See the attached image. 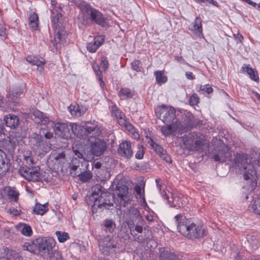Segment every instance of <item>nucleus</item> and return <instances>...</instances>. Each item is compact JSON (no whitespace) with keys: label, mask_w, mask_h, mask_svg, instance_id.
Returning a JSON list of instances; mask_svg holds the SVG:
<instances>
[{"label":"nucleus","mask_w":260,"mask_h":260,"mask_svg":"<svg viewBox=\"0 0 260 260\" xmlns=\"http://www.w3.org/2000/svg\"><path fill=\"white\" fill-rule=\"evenodd\" d=\"M256 159L248 158L246 155H237L234 159L235 166L243 174L244 179L252 182L260 181V153H255Z\"/></svg>","instance_id":"1"},{"label":"nucleus","mask_w":260,"mask_h":260,"mask_svg":"<svg viewBox=\"0 0 260 260\" xmlns=\"http://www.w3.org/2000/svg\"><path fill=\"white\" fill-rule=\"evenodd\" d=\"M174 218L178 231L184 237L193 239L204 236V232L201 223L194 222L181 214L176 215Z\"/></svg>","instance_id":"2"},{"label":"nucleus","mask_w":260,"mask_h":260,"mask_svg":"<svg viewBox=\"0 0 260 260\" xmlns=\"http://www.w3.org/2000/svg\"><path fill=\"white\" fill-rule=\"evenodd\" d=\"M105 190L99 184L96 185L93 188L92 195L90 197V201L93 202L91 210L93 213L100 212L104 208L109 209L113 205L109 199H113V197L109 192L105 191Z\"/></svg>","instance_id":"3"},{"label":"nucleus","mask_w":260,"mask_h":260,"mask_svg":"<svg viewBox=\"0 0 260 260\" xmlns=\"http://www.w3.org/2000/svg\"><path fill=\"white\" fill-rule=\"evenodd\" d=\"M181 140L180 147L189 151H198L202 148L204 144V137L200 133H190L179 138Z\"/></svg>","instance_id":"4"},{"label":"nucleus","mask_w":260,"mask_h":260,"mask_svg":"<svg viewBox=\"0 0 260 260\" xmlns=\"http://www.w3.org/2000/svg\"><path fill=\"white\" fill-rule=\"evenodd\" d=\"M80 8L82 14H87L91 22L102 27H105L107 25L106 19L102 13L92 8L90 5L84 4L81 5Z\"/></svg>","instance_id":"5"},{"label":"nucleus","mask_w":260,"mask_h":260,"mask_svg":"<svg viewBox=\"0 0 260 260\" xmlns=\"http://www.w3.org/2000/svg\"><path fill=\"white\" fill-rule=\"evenodd\" d=\"M155 112L156 116L164 123H173L176 119V111L171 106L166 105L158 106L156 108Z\"/></svg>","instance_id":"6"},{"label":"nucleus","mask_w":260,"mask_h":260,"mask_svg":"<svg viewBox=\"0 0 260 260\" xmlns=\"http://www.w3.org/2000/svg\"><path fill=\"white\" fill-rule=\"evenodd\" d=\"M115 193L117 196V202L119 206L126 207L132 201L133 196L128 191V187L125 185H118L115 190Z\"/></svg>","instance_id":"7"},{"label":"nucleus","mask_w":260,"mask_h":260,"mask_svg":"<svg viewBox=\"0 0 260 260\" xmlns=\"http://www.w3.org/2000/svg\"><path fill=\"white\" fill-rule=\"evenodd\" d=\"M40 168L39 167H21L19 170V174L28 181H39L40 180Z\"/></svg>","instance_id":"8"},{"label":"nucleus","mask_w":260,"mask_h":260,"mask_svg":"<svg viewBox=\"0 0 260 260\" xmlns=\"http://www.w3.org/2000/svg\"><path fill=\"white\" fill-rule=\"evenodd\" d=\"M37 249L41 255L48 254L55 245L54 241L51 238L39 237L36 240Z\"/></svg>","instance_id":"9"},{"label":"nucleus","mask_w":260,"mask_h":260,"mask_svg":"<svg viewBox=\"0 0 260 260\" xmlns=\"http://www.w3.org/2000/svg\"><path fill=\"white\" fill-rule=\"evenodd\" d=\"M107 148L106 142L101 139H95L94 141L90 143V151L89 154V159H92L93 156H100Z\"/></svg>","instance_id":"10"},{"label":"nucleus","mask_w":260,"mask_h":260,"mask_svg":"<svg viewBox=\"0 0 260 260\" xmlns=\"http://www.w3.org/2000/svg\"><path fill=\"white\" fill-rule=\"evenodd\" d=\"M124 217L125 222L130 228L135 225V224L143 222L142 217L140 215V211L136 208H131L127 213L124 214Z\"/></svg>","instance_id":"11"},{"label":"nucleus","mask_w":260,"mask_h":260,"mask_svg":"<svg viewBox=\"0 0 260 260\" xmlns=\"http://www.w3.org/2000/svg\"><path fill=\"white\" fill-rule=\"evenodd\" d=\"M100 249L103 253L108 254L110 249L116 247V244L110 235L100 237L98 239Z\"/></svg>","instance_id":"12"},{"label":"nucleus","mask_w":260,"mask_h":260,"mask_svg":"<svg viewBox=\"0 0 260 260\" xmlns=\"http://www.w3.org/2000/svg\"><path fill=\"white\" fill-rule=\"evenodd\" d=\"M85 133H84V139L86 138H94L99 137L102 134L101 127L97 124L96 123H92L91 122H87L85 124Z\"/></svg>","instance_id":"13"},{"label":"nucleus","mask_w":260,"mask_h":260,"mask_svg":"<svg viewBox=\"0 0 260 260\" xmlns=\"http://www.w3.org/2000/svg\"><path fill=\"white\" fill-rule=\"evenodd\" d=\"M148 143L151 146V148L154 150L155 153L163 160L168 163H171L172 159L170 156L167 153L166 150H165L160 145L155 143L153 139L150 138L148 141Z\"/></svg>","instance_id":"14"},{"label":"nucleus","mask_w":260,"mask_h":260,"mask_svg":"<svg viewBox=\"0 0 260 260\" xmlns=\"http://www.w3.org/2000/svg\"><path fill=\"white\" fill-rule=\"evenodd\" d=\"M118 153L122 157L125 159H129L133 156V150L132 144L127 141L121 142L118 149Z\"/></svg>","instance_id":"15"},{"label":"nucleus","mask_w":260,"mask_h":260,"mask_svg":"<svg viewBox=\"0 0 260 260\" xmlns=\"http://www.w3.org/2000/svg\"><path fill=\"white\" fill-rule=\"evenodd\" d=\"M181 125V122L179 121L176 120L174 122L162 126L160 131L164 136H170L179 130Z\"/></svg>","instance_id":"16"},{"label":"nucleus","mask_w":260,"mask_h":260,"mask_svg":"<svg viewBox=\"0 0 260 260\" xmlns=\"http://www.w3.org/2000/svg\"><path fill=\"white\" fill-rule=\"evenodd\" d=\"M49 125L53 127L56 134L61 136L62 138L68 137L66 136V134L69 133L70 129L67 123L60 122L55 123L53 121H50Z\"/></svg>","instance_id":"17"},{"label":"nucleus","mask_w":260,"mask_h":260,"mask_svg":"<svg viewBox=\"0 0 260 260\" xmlns=\"http://www.w3.org/2000/svg\"><path fill=\"white\" fill-rule=\"evenodd\" d=\"M4 120L5 122L6 125L11 129L17 128L19 124V119L18 117L14 114H9L6 115Z\"/></svg>","instance_id":"18"},{"label":"nucleus","mask_w":260,"mask_h":260,"mask_svg":"<svg viewBox=\"0 0 260 260\" xmlns=\"http://www.w3.org/2000/svg\"><path fill=\"white\" fill-rule=\"evenodd\" d=\"M104 38L102 36L95 37L93 41L88 42L86 44L87 50L91 53L95 52L99 47L103 43Z\"/></svg>","instance_id":"19"},{"label":"nucleus","mask_w":260,"mask_h":260,"mask_svg":"<svg viewBox=\"0 0 260 260\" xmlns=\"http://www.w3.org/2000/svg\"><path fill=\"white\" fill-rule=\"evenodd\" d=\"M2 153L5 154L0 150V179L4 176L8 172L10 167V164L8 160L3 158Z\"/></svg>","instance_id":"20"},{"label":"nucleus","mask_w":260,"mask_h":260,"mask_svg":"<svg viewBox=\"0 0 260 260\" xmlns=\"http://www.w3.org/2000/svg\"><path fill=\"white\" fill-rule=\"evenodd\" d=\"M26 61L33 66H36L40 68V72L44 70V66L45 63V60L43 58L39 59L37 56L34 55L27 56L26 58Z\"/></svg>","instance_id":"21"},{"label":"nucleus","mask_w":260,"mask_h":260,"mask_svg":"<svg viewBox=\"0 0 260 260\" xmlns=\"http://www.w3.org/2000/svg\"><path fill=\"white\" fill-rule=\"evenodd\" d=\"M172 199V202L168 201V204L171 207L181 208L184 206L186 203L185 199L181 194L173 195Z\"/></svg>","instance_id":"22"},{"label":"nucleus","mask_w":260,"mask_h":260,"mask_svg":"<svg viewBox=\"0 0 260 260\" xmlns=\"http://www.w3.org/2000/svg\"><path fill=\"white\" fill-rule=\"evenodd\" d=\"M32 114L37 123L44 125L50 124V121H49V118L47 117L46 114L38 110H35L32 112Z\"/></svg>","instance_id":"23"},{"label":"nucleus","mask_w":260,"mask_h":260,"mask_svg":"<svg viewBox=\"0 0 260 260\" xmlns=\"http://www.w3.org/2000/svg\"><path fill=\"white\" fill-rule=\"evenodd\" d=\"M159 260H180L178 256L174 252H172L163 248L160 249Z\"/></svg>","instance_id":"24"},{"label":"nucleus","mask_w":260,"mask_h":260,"mask_svg":"<svg viewBox=\"0 0 260 260\" xmlns=\"http://www.w3.org/2000/svg\"><path fill=\"white\" fill-rule=\"evenodd\" d=\"M70 127L73 133L80 139H84L85 129L83 126L76 123L70 124Z\"/></svg>","instance_id":"25"},{"label":"nucleus","mask_w":260,"mask_h":260,"mask_svg":"<svg viewBox=\"0 0 260 260\" xmlns=\"http://www.w3.org/2000/svg\"><path fill=\"white\" fill-rule=\"evenodd\" d=\"M65 159L66 154L64 152H61L58 154H51L49 158V160L52 161L54 165H62L64 163Z\"/></svg>","instance_id":"26"},{"label":"nucleus","mask_w":260,"mask_h":260,"mask_svg":"<svg viewBox=\"0 0 260 260\" xmlns=\"http://www.w3.org/2000/svg\"><path fill=\"white\" fill-rule=\"evenodd\" d=\"M111 113L116 118L119 125L124 124L125 115L116 106H112Z\"/></svg>","instance_id":"27"},{"label":"nucleus","mask_w":260,"mask_h":260,"mask_svg":"<svg viewBox=\"0 0 260 260\" xmlns=\"http://www.w3.org/2000/svg\"><path fill=\"white\" fill-rule=\"evenodd\" d=\"M248 207L254 213L260 215V194L253 199Z\"/></svg>","instance_id":"28"},{"label":"nucleus","mask_w":260,"mask_h":260,"mask_svg":"<svg viewBox=\"0 0 260 260\" xmlns=\"http://www.w3.org/2000/svg\"><path fill=\"white\" fill-rule=\"evenodd\" d=\"M16 227L20 231L23 235L27 237H30L32 235V231L31 228L28 224L24 223H20L17 225Z\"/></svg>","instance_id":"29"},{"label":"nucleus","mask_w":260,"mask_h":260,"mask_svg":"<svg viewBox=\"0 0 260 260\" xmlns=\"http://www.w3.org/2000/svg\"><path fill=\"white\" fill-rule=\"evenodd\" d=\"M230 154L226 150V148H223L221 150H219L218 153L215 154L213 156L214 160L216 161L223 162L226 160V159L230 157Z\"/></svg>","instance_id":"30"},{"label":"nucleus","mask_w":260,"mask_h":260,"mask_svg":"<svg viewBox=\"0 0 260 260\" xmlns=\"http://www.w3.org/2000/svg\"><path fill=\"white\" fill-rule=\"evenodd\" d=\"M73 176L79 177L81 181L85 182L92 178V174L89 171H82V169H80L79 171L75 172Z\"/></svg>","instance_id":"31"},{"label":"nucleus","mask_w":260,"mask_h":260,"mask_svg":"<svg viewBox=\"0 0 260 260\" xmlns=\"http://www.w3.org/2000/svg\"><path fill=\"white\" fill-rule=\"evenodd\" d=\"M241 70L243 72H246L250 76V79L254 81L258 80V76L256 71L245 64H243L241 68Z\"/></svg>","instance_id":"32"},{"label":"nucleus","mask_w":260,"mask_h":260,"mask_svg":"<svg viewBox=\"0 0 260 260\" xmlns=\"http://www.w3.org/2000/svg\"><path fill=\"white\" fill-rule=\"evenodd\" d=\"M24 88L25 85L23 84L19 86L13 87L11 91L9 93V96L11 98L12 100H15V99L20 97V95L23 92Z\"/></svg>","instance_id":"33"},{"label":"nucleus","mask_w":260,"mask_h":260,"mask_svg":"<svg viewBox=\"0 0 260 260\" xmlns=\"http://www.w3.org/2000/svg\"><path fill=\"white\" fill-rule=\"evenodd\" d=\"M247 240L252 250L256 249L260 246V239L256 236H248Z\"/></svg>","instance_id":"34"},{"label":"nucleus","mask_w":260,"mask_h":260,"mask_svg":"<svg viewBox=\"0 0 260 260\" xmlns=\"http://www.w3.org/2000/svg\"><path fill=\"white\" fill-rule=\"evenodd\" d=\"M47 205L48 203L42 205L36 203L33 209V213L37 215H43L48 211Z\"/></svg>","instance_id":"35"},{"label":"nucleus","mask_w":260,"mask_h":260,"mask_svg":"<svg viewBox=\"0 0 260 260\" xmlns=\"http://www.w3.org/2000/svg\"><path fill=\"white\" fill-rule=\"evenodd\" d=\"M3 191L14 201H17L18 198V192H17L15 188L6 187L4 189Z\"/></svg>","instance_id":"36"},{"label":"nucleus","mask_w":260,"mask_h":260,"mask_svg":"<svg viewBox=\"0 0 260 260\" xmlns=\"http://www.w3.org/2000/svg\"><path fill=\"white\" fill-rule=\"evenodd\" d=\"M38 16L36 13H31L29 17L28 23L29 26L34 30L38 29Z\"/></svg>","instance_id":"37"},{"label":"nucleus","mask_w":260,"mask_h":260,"mask_svg":"<svg viewBox=\"0 0 260 260\" xmlns=\"http://www.w3.org/2000/svg\"><path fill=\"white\" fill-rule=\"evenodd\" d=\"M82 163L80 162V160L78 159L77 157L73 158L72 159V161L70 164V167L71 168V174L73 175L74 173H73V172L76 171H79L80 169H81L80 168V166L81 165Z\"/></svg>","instance_id":"38"},{"label":"nucleus","mask_w":260,"mask_h":260,"mask_svg":"<svg viewBox=\"0 0 260 260\" xmlns=\"http://www.w3.org/2000/svg\"><path fill=\"white\" fill-rule=\"evenodd\" d=\"M52 26L54 28L56 29L55 31H56L57 27L58 26V22L59 19V18L62 16V14L58 12L57 10H52Z\"/></svg>","instance_id":"39"},{"label":"nucleus","mask_w":260,"mask_h":260,"mask_svg":"<svg viewBox=\"0 0 260 260\" xmlns=\"http://www.w3.org/2000/svg\"><path fill=\"white\" fill-rule=\"evenodd\" d=\"M156 82L161 85L165 83L168 80L167 77L164 75L161 71H156L154 72Z\"/></svg>","instance_id":"40"},{"label":"nucleus","mask_w":260,"mask_h":260,"mask_svg":"<svg viewBox=\"0 0 260 260\" xmlns=\"http://www.w3.org/2000/svg\"><path fill=\"white\" fill-rule=\"evenodd\" d=\"M190 29L195 31L196 33L202 34V20L200 17H196L193 22L192 28Z\"/></svg>","instance_id":"41"},{"label":"nucleus","mask_w":260,"mask_h":260,"mask_svg":"<svg viewBox=\"0 0 260 260\" xmlns=\"http://www.w3.org/2000/svg\"><path fill=\"white\" fill-rule=\"evenodd\" d=\"M104 230L106 232L110 233H112L115 228V223L111 219L105 220L104 221Z\"/></svg>","instance_id":"42"},{"label":"nucleus","mask_w":260,"mask_h":260,"mask_svg":"<svg viewBox=\"0 0 260 260\" xmlns=\"http://www.w3.org/2000/svg\"><path fill=\"white\" fill-rule=\"evenodd\" d=\"M119 95L122 99L132 98L134 92L129 88H122L119 92Z\"/></svg>","instance_id":"43"},{"label":"nucleus","mask_w":260,"mask_h":260,"mask_svg":"<svg viewBox=\"0 0 260 260\" xmlns=\"http://www.w3.org/2000/svg\"><path fill=\"white\" fill-rule=\"evenodd\" d=\"M68 109L73 116H80L84 114L83 111H81L78 105L75 106L71 105L68 107Z\"/></svg>","instance_id":"44"},{"label":"nucleus","mask_w":260,"mask_h":260,"mask_svg":"<svg viewBox=\"0 0 260 260\" xmlns=\"http://www.w3.org/2000/svg\"><path fill=\"white\" fill-rule=\"evenodd\" d=\"M92 69L98 78V80L100 82V86L102 87H103V86L105 85V83H104V81H103L102 73L99 67L98 66V64H92Z\"/></svg>","instance_id":"45"},{"label":"nucleus","mask_w":260,"mask_h":260,"mask_svg":"<svg viewBox=\"0 0 260 260\" xmlns=\"http://www.w3.org/2000/svg\"><path fill=\"white\" fill-rule=\"evenodd\" d=\"M23 249L32 253H36L37 249L36 243H25L23 245Z\"/></svg>","instance_id":"46"},{"label":"nucleus","mask_w":260,"mask_h":260,"mask_svg":"<svg viewBox=\"0 0 260 260\" xmlns=\"http://www.w3.org/2000/svg\"><path fill=\"white\" fill-rule=\"evenodd\" d=\"M55 235L60 242H64L69 239L68 233L61 231H56Z\"/></svg>","instance_id":"47"},{"label":"nucleus","mask_w":260,"mask_h":260,"mask_svg":"<svg viewBox=\"0 0 260 260\" xmlns=\"http://www.w3.org/2000/svg\"><path fill=\"white\" fill-rule=\"evenodd\" d=\"M73 150L75 155L77 156L78 158H82L84 160H88L89 159V154H87L86 156L85 153L83 154L81 150L75 149L74 147L73 148Z\"/></svg>","instance_id":"48"},{"label":"nucleus","mask_w":260,"mask_h":260,"mask_svg":"<svg viewBox=\"0 0 260 260\" xmlns=\"http://www.w3.org/2000/svg\"><path fill=\"white\" fill-rule=\"evenodd\" d=\"M131 66L134 71L136 72H140L142 69L141 66V61L139 60H134L131 63Z\"/></svg>","instance_id":"49"},{"label":"nucleus","mask_w":260,"mask_h":260,"mask_svg":"<svg viewBox=\"0 0 260 260\" xmlns=\"http://www.w3.org/2000/svg\"><path fill=\"white\" fill-rule=\"evenodd\" d=\"M202 91L203 93L204 92L210 93L213 92V89L209 84L204 85H201L199 87V91Z\"/></svg>","instance_id":"50"},{"label":"nucleus","mask_w":260,"mask_h":260,"mask_svg":"<svg viewBox=\"0 0 260 260\" xmlns=\"http://www.w3.org/2000/svg\"><path fill=\"white\" fill-rule=\"evenodd\" d=\"M134 190L136 191L137 195L139 196V198L142 199L144 202H145L144 196L143 195L144 190H142V188L139 185H136Z\"/></svg>","instance_id":"51"},{"label":"nucleus","mask_w":260,"mask_h":260,"mask_svg":"<svg viewBox=\"0 0 260 260\" xmlns=\"http://www.w3.org/2000/svg\"><path fill=\"white\" fill-rule=\"evenodd\" d=\"M199 102V98L196 93H193L190 98L189 103L191 106L197 105Z\"/></svg>","instance_id":"52"},{"label":"nucleus","mask_w":260,"mask_h":260,"mask_svg":"<svg viewBox=\"0 0 260 260\" xmlns=\"http://www.w3.org/2000/svg\"><path fill=\"white\" fill-rule=\"evenodd\" d=\"M108 66L109 63L107 57L105 56H103L101 58L100 67L104 70H106L108 69Z\"/></svg>","instance_id":"53"},{"label":"nucleus","mask_w":260,"mask_h":260,"mask_svg":"<svg viewBox=\"0 0 260 260\" xmlns=\"http://www.w3.org/2000/svg\"><path fill=\"white\" fill-rule=\"evenodd\" d=\"M24 160L26 161L28 165H34L36 163L34 157L31 155H24Z\"/></svg>","instance_id":"54"},{"label":"nucleus","mask_w":260,"mask_h":260,"mask_svg":"<svg viewBox=\"0 0 260 260\" xmlns=\"http://www.w3.org/2000/svg\"><path fill=\"white\" fill-rule=\"evenodd\" d=\"M124 124H123L122 125H120L121 126H124L127 131H128L130 133L133 132V131H134L135 128L134 126L132 125V124H131L129 122L126 121L125 119Z\"/></svg>","instance_id":"55"},{"label":"nucleus","mask_w":260,"mask_h":260,"mask_svg":"<svg viewBox=\"0 0 260 260\" xmlns=\"http://www.w3.org/2000/svg\"><path fill=\"white\" fill-rule=\"evenodd\" d=\"M144 153L143 150L140 148L137 152L135 156L137 159H142L143 157Z\"/></svg>","instance_id":"56"},{"label":"nucleus","mask_w":260,"mask_h":260,"mask_svg":"<svg viewBox=\"0 0 260 260\" xmlns=\"http://www.w3.org/2000/svg\"><path fill=\"white\" fill-rule=\"evenodd\" d=\"M175 59L177 60L178 62L181 64H186V61L184 59V58L182 56H175Z\"/></svg>","instance_id":"57"},{"label":"nucleus","mask_w":260,"mask_h":260,"mask_svg":"<svg viewBox=\"0 0 260 260\" xmlns=\"http://www.w3.org/2000/svg\"><path fill=\"white\" fill-rule=\"evenodd\" d=\"M55 39L56 41L62 42L63 39L62 35L59 31L57 32L55 35Z\"/></svg>","instance_id":"58"},{"label":"nucleus","mask_w":260,"mask_h":260,"mask_svg":"<svg viewBox=\"0 0 260 260\" xmlns=\"http://www.w3.org/2000/svg\"><path fill=\"white\" fill-rule=\"evenodd\" d=\"M9 212L15 216H17L20 214L19 211L15 209L14 208H10L9 209Z\"/></svg>","instance_id":"59"},{"label":"nucleus","mask_w":260,"mask_h":260,"mask_svg":"<svg viewBox=\"0 0 260 260\" xmlns=\"http://www.w3.org/2000/svg\"><path fill=\"white\" fill-rule=\"evenodd\" d=\"M142 222L141 223L135 224V230L138 232L139 233H142L143 232V228L141 225Z\"/></svg>","instance_id":"60"},{"label":"nucleus","mask_w":260,"mask_h":260,"mask_svg":"<svg viewBox=\"0 0 260 260\" xmlns=\"http://www.w3.org/2000/svg\"><path fill=\"white\" fill-rule=\"evenodd\" d=\"M185 76L186 78L189 80H193L195 79V76L190 72H186L185 73Z\"/></svg>","instance_id":"61"},{"label":"nucleus","mask_w":260,"mask_h":260,"mask_svg":"<svg viewBox=\"0 0 260 260\" xmlns=\"http://www.w3.org/2000/svg\"><path fill=\"white\" fill-rule=\"evenodd\" d=\"M131 133L132 134V136L135 139L138 140L139 139V134L137 132L135 131V129H134V131H133V132Z\"/></svg>","instance_id":"62"},{"label":"nucleus","mask_w":260,"mask_h":260,"mask_svg":"<svg viewBox=\"0 0 260 260\" xmlns=\"http://www.w3.org/2000/svg\"><path fill=\"white\" fill-rule=\"evenodd\" d=\"M5 131V129L4 128V126L3 124L2 121L0 119V133L4 134Z\"/></svg>","instance_id":"63"},{"label":"nucleus","mask_w":260,"mask_h":260,"mask_svg":"<svg viewBox=\"0 0 260 260\" xmlns=\"http://www.w3.org/2000/svg\"><path fill=\"white\" fill-rule=\"evenodd\" d=\"M235 39L240 42H241L242 40L243 39V36L241 34H237L236 36L235 35Z\"/></svg>","instance_id":"64"}]
</instances>
